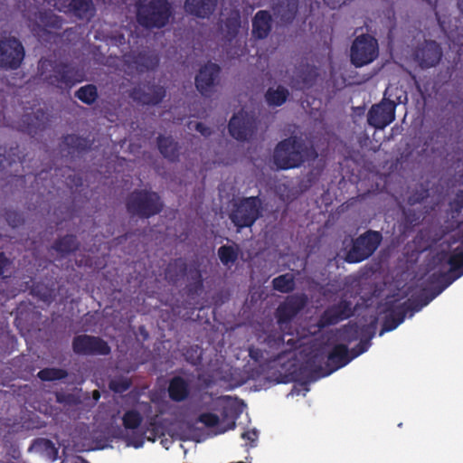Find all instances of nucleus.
<instances>
[{"label": "nucleus", "instance_id": "1", "mask_svg": "<svg viewBox=\"0 0 463 463\" xmlns=\"http://www.w3.org/2000/svg\"><path fill=\"white\" fill-rule=\"evenodd\" d=\"M38 76L44 84L61 91H69L84 80L83 74L72 62L44 57L38 61Z\"/></svg>", "mask_w": 463, "mask_h": 463}, {"label": "nucleus", "instance_id": "2", "mask_svg": "<svg viewBox=\"0 0 463 463\" xmlns=\"http://www.w3.org/2000/svg\"><path fill=\"white\" fill-rule=\"evenodd\" d=\"M273 163L282 170L300 167L305 162L316 161L317 150L298 136L285 137L274 148Z\"/></svg>", "mask_w": 463, "mask_h": 463}, {"label": "nucleus", "instance_id": "3", "mask_svg": "<svg viewBox=\"0 0 463 463\" xmlns=\"http://www.w3.org/2000/svg\"><path fill=\"white\" fill-rule=\"evenodd\" d=\"M125 206L130 216L149 219L161 213L164 203L158 192L150 189H135L127 196Z\"/></svg>", "mask_w": 463, "mask_h": 463}, {"label": "nucleus", "instance_id": "4", "mask_svg": "<svg viewBox=\"0 0 463 463\" xmlns=\"http://www.w3.org/2000/svg\"><path fill=\"white\" fill-rule=\"evenodd\" d=\"M172 16V6L168 0H149L137 5V22L146 28H162Z\"/></svg>", "mask_w": 463, "mask_h": 463}, {"label": "nucleus", "instance_id": "5", "mask_svg": "<svg viewBox=\"0 0 463 463\" xmlns=\"http://www.w3.org/2000/svg\"><path fill=\"white\" fill-rule=\"evenodd\" d=\"M449 264V270L448 272L432 274L430 279L432 282H442L439 289L431 292L430 297H427L422 305L427 306L433 298L440 294L442 290L449 287L456 279L463 275V239L461 243L454 248L448 259Z\"/></svg>", "mask_w": 463, "mask_h": 463}, {"label": "nucleus", "instance_id": "6", "mask_svg": "<svg viewBox=\"0 0 463 463\" xmlns=\"http://www.w3.org/2000/svg\"><path fill=\"white\" fill-rule=\"evenodd\" d=\"M261 201L258 196L245 197L233 204L230 213L231 222L237 231L250 227L261 216Z\"/></svg>", "mask_w": 463, "mask_h": 463}, {"label": "nucleus", "instance_id": "7", "mask_svg": "<svg viewBox=\"0 0 463 463\" xmlns=\"http://www.w3.org/2000/svg\"><path fill=\"white\" fill-rule=\"evenodd\" d=\"M264 344L273 362H279L299 347V340L290 334L273 329L265 333Z\"/></svg>", "mask_w": 463, "mask_h": 463}, {"label": "nucleus", "instance_id": "8", "mask_svg": "<svg viewBox=\"0 0 463 463\" xmlns=\"http://www.w3.org/2000/svg\"><path fill=\"white\" fill-rule=\"evenodd\" d=\"M383 236L378 232L367 230V232L353 241L352 247L346 255V260L350 263L363 261L371 257L378 249Z\"/></svg>", "mask_w": 463, "mask_h": 463}, {"label": "nucleus", "instance_id": "9", "mask_svg": "<svg viewBox=\"0 0 463 463\" xmlns=\"http://www.w3.org/2000/svg\"><path fill=\"white\" fill-rule=\"evenodd\" d=\"M378 53V42L370 34L355 37L351 44V62L355 68L366 66L377 58Z\"/></svg>", "mask_w": 463, "mask_h": 463}, {"label": "nucleus", "instance_id": "10", "mask_svg": "<svg viewBox=\"0 0 463 463\" xmlns=\"http://www.w3.org/2000/svg\"><path fill=\"white\" fill-rule=\"evenodd\" d=\"M427 297H430V294H423L420 296L421 305L414 307L409 305L408 301H404L402 304H397L396 299L387 300L383 310L385 317L383 318V327L380 335H382L385 332L396 329L400 325L402 324L405 316L409 311H420V308L424 307L422 303Z\"/></svg>", "mask_w": 463, "mask_h": 463}, {"label": "nucleus", "instance_id": "11", "mask_svg": "<svg viewBox=\"0 0 463 463\" xmlns=\"http://www.w3.org/2000/svg\"><path fill=\"white\" fill-rule=\"evenodd\" d=\"M25 52L23 43L15 37L0 40V69L4 71L18 70Z\"/></svg>", "mask_w": 463, "mask_h": 463}, {"label": "nucleus", "instance_id": "12", "mask_svg": "<svg viewBox=\"0 0 463 463\" xmlns=\"http://www.w3.org/2000/svg\"><path fill=\"white\" fill-rule=\"evenodd\" d=\"M228 128L235 140L249 141L257 130L256 118L252 114L241 109L231 117Z\"/></svg>", "mask_w": 463, "mask_h": 463}, {"label": "nucleus", "instance_id": "13", "mask_svg": "<svg viewBox=\"0 0 463 463\" xmlns=\"http://www.w3.org/2000/svg\"><path fill=\"white\" fill-rule=\"evenodd\" d=\"M72 351L79 355H108L111 348L100 336L81 334L72 337Z\"/></svg>", "mask_w": 463, "mask_h": 463}, {"label": "nucleus", "instance_id": "14", "mask_svg": "<svg viewBox=\"0 0 463 463\" xmlns=\"http://www.w3.org/2000/svg\"><path fill=\"white\" fill-rule=\"evenodd\" d=\"M221 67L217 63L208 61L203 65L195 75V89L203 97L210 98L219 84Z\"/></svg>", "mask_w": 463, "mask_h": 463}, {"label": "nucleus", "instance_id": "15", "mask_svg": "<svg viewBox=\"0 0 463 463\" xmlns=\"http://www.w3.org/2000/svg\"><path fill=\"white\" fill-rule=\"evenodd\" d=\"M396 104L389 99H383L367 111V124L376 129H383L395 119Z\"/></svg>", "mask_w": 463, "mask_h": 463}, {"label": "nucleus", "instance_id": "16", "mask_svg": "<svg viewBox=\"0 0 463 463\" xmlns=\"http://www.w3.org/2000/svg\"><path fill=\"white\" fill-rule=\"evenodd\" d=\"M307 303L305 295L288 296L283 302H280L276 309L275 316L280 326L292 321L298 312H301Z\"/></svg>", "mask_w": 463, "mask_h": 463}, {"label": "nucleus", "instance_id": "17", "mask_svg": "<svg viewBox=\"0 0 463 463\" xmlns=\"http://www.w3.org/2000/svg\"><path fill=\"white\" fill-rule=\"evenodd\" d=\"M166 91L162 86L149 83L142 87H135L130 91L129 96L137 102L142 105L157 106L165 97Z\"/></svg>", "mask_w": 463, "mask_h": 463}, {"label": "nucleus", "instance_id": "18", "mask_svg": "<svg viewBox=\"0 0 463 463\" xmlns=\"http://www.w3.org/2000/svg\"><path fill=\"white\" fill-rule=\"evenodd\" d=\"M353 360L352 352L345 344L335 345L327 354L326 369L321 372V377H326L336 370L347 365Z\"/></svg>", "mask_w": 463, "mask_h": 463}, {"label": "nucleus", "instance_id": "19", "mask_svg": "<svg viewBox=\"0 0 463 463\" xmlns=\"http://www.w3.org/2000/svg\"><path fill=\"white\" fill-rule=\"evenodd\" d=\"M50 122L49 115L43 109H37L33 113L22 116V131L33 137L47 128Z\"/></svg>", "mask_w": 463, "mask_h": 463}, {"label": "nucleus", "instance_id": "20", "mask_svg": "<svg viewBox=\"0 0 463 463\" xmlns=\"http://www.w3.org/2000/svg\"><path fill=\"white\" fill-rule=\"evenodd\" d=\"M143 420L144 418L142 414L136 409L125 411L122 417L123 426L127 430H135L142 424ZM127 444L135 448H140L144 445V437L143 435H137L133 431V434L127 438Z\"/></svg>", "mask_w": 463, "mask_h": 463}, {"label": "nucleus", "instance_id": "21", "mask_svg": "<svg viewBox=\"0 0 463 463\" xmlns=\"http://www.w3.org/2000/svg\"><path fill=\"white\" fill-rule=\"evenodd\" d=\"M442 56L439 45L436 41H425L416 53L421 68L429 69L437 66Z\"/></svg>", "mask_w": 463, "mask_h": 463}, {"label": "nucleus", "instance_id": "22", "mask_svg": "<svg viewBox=\"0 0 463 463\" xmlns=\"http://www.w3.org/2000/svg\"><path fill=\"white\" fill-rule=\"evenodd\" d=\"M93 141L89 137H81L77 134H67L63 136L61 149L67 150L71 156H80L91 149Z\"/></svg>", "mask_w": 463, "mask_h": 463}, {"label": "nucleus", "instance_id": "23", "mask_svg": "<svg viewBox=\"0 0 463 463\" xmlns=\"http://www.w3.org/2000/svg\"><path fill=\"white\" fill-rule=\"evenodd\" d=\"M217 0H185L184 11L186 14L201 19H208L213 14Z\"/></svg>", "mask_w": 463, "mask_h": 463}, {"label": "nucleus", "instance_id": "24", "mask_svg": "<svg viewBox=\"0 0 463 463\" xmlns=\"http://www.w3.org/2000/svg\"><path fill=\"white\" fill-rule=\"evenodd\" d=\"M168 397L175 402H182L190 397L191 385L183 376H173L167 387Z\"/></svg>", "mask_w": 463, "mask_h": 463}, {"label": "nucleus", "instance_id": "25", "mask_svg": "<svg viewBox=\"0 0 463 463\" xmlns=\"http://www.w3.org/2000/svg\"><path fill=\"white\" fill-rule=\"evenodd\" d=\"M157 147L162 156L172 163L179 161L180 146L172 136L159 134L156 138Z\"/></svg>", "mask_w": 463, "mask_h": 463}, {"label": "nucleus", "instance_id": "26", "mask_svg": "<svg viewBox=\"0 0 463 463\" xmlns=\"http://www.w3.org/2000/svg\"><path fill=\"white\" fill-rule=\"evenodd\" d=\"M251 23V34L254 38L265 39L270 33L272 18L268 11H259Z\"/></svg>", "mask_w": 463, "mask_h": 463}, {"label": "nucleus", "instance_id": "27", "mask_svg": "<svg viewBox=\"0 0 463 463\" xmlns=\"http://www.w3.org/2000/svg\"><path fill=\"white\" fill-rule=\"evenodd\" d=\"M68 6L71 14L79 19L90 20L95 14L92 0H71Z\"/></svg>", "mask_w": 463, "mask_h": 463}, {"label": "nucleus", "instance_id": "28", "mask_svg": "<svg viewBox=\"0 0 463 463\" xmlns=\"http://www.w3.org/2000/svg\"><path fill=\"white\" fill-rule=\"evenodd\" d=\"M80 242L77 237L73 234H67L59 237L52 244V249L61 255H70L78 250Z\"/></svg>", "mask_w": 463, "mask_h": 463}, {"label": "nucleus", "instance_id": "29", "mask_svg": "<svg viewBox=\"0 0 463 463\" xmlns=\"http://www.w3.org/2000/svg\"><path fill=\"white\" fill-rule=\"evenodd\" d=\"M374 333H375V324L374 323H371L369 325L364 326V332L361 335V336L358 338L359 343L355 346H354L351 350L353 359H354V357L368 351L369 347L371 346V340L373 337Z\"/></svg>", "mask_w": 463, "mask_h": 463}, {"label": "nucleus", "instance_id": "30", "mask_svg": "<svg viewBox=\"0 0 463 463\" xmlns=\"http://www.w3.org/2000/svg\"><path fill=\"white\" fill-rule=\"evenodd\" d=\"M364 332V326H359L356 323H349L342 326L337 332L338 340L345 345L352 344L359 339Z\"/></svg>", "mask_w": 463, "mask_h": 463}, {"label": "nucleus", "instance_id": "31", "mask_svg": "<svg viewBox=\"0 0 463 463\" xmlns=\"http://www.w3.org/2000/svg\"><path fill=\"white\" fill-rule=\"evenodd\" d=\"M240 248L239 245L233 243L232 245L224 244L218 248L217 255L224 267H231L239 258Z\"/></svg>", "mask_w": 463, "mask_h": 463}, {"label": "nucleus", "instance_id": "32", "mask_svg": "<svg viewBox=\"0 0 463 463\" xmlns=\"http://www.w3.org/2000/svg\"><path fill=\"white\" fill-rule=\"evenodd\" d=\"M187 273V264L182 258L169 262L165 270V278L171 282H177L181 277Z\"/></svg>", "mask_w": 463, "mask_h": 463}, {"label": "nucleus", "instance_id": "33", "mask_svg": "<svg viewBox=\"0 0 463 463\" xmlns=\"http://www.w3.org/2000/svg\"><path fill=\"white\" fill-rule=\"evenodd\" d=\"M288 96V90L282 86L278 87L276 90L269 88L264 95L267 104L272 107L283 106Z\"/></svg>", "mask_w": 463, "mask_h": 463}, {"label": "nucleus", "instance_id": "34", "mask_svg": "<svg viewBox=\"0 0 463 463\" xmlns=\"http://www.w3.org/2000/svg\"><path fill=\"white\" fill-rule=\"evenodd\" d=\"M345 320L344 316L337 308L336 305L327 307L321 315L318 320L320 327H326L335 326L339 321Z\"/></svg>", "mask_w": 463, "mask_h": 463}, {"label": "nucleus", "instance_id": "35", "mask_svg": "<svg viewBox=\"0 0 463 463\" xmlns=\"http://www.w3.org/2000/svg\"><path fill=\"white\" fill-rule=\"evenodd\" d=\"M345 320L344 316L337 308L336 305L327 307L321 315L318 320L320 327H326L335 326L339 321Z\"/></svg>", "mask_w": 463, "mask_h": 463}, {"label": "nucleus", "instance_id": "36", "mask_svg": "<svg viewBox=\"0 0 463 463\" xmlns=\"http://www.w3.org/2000/svg\"><path fill=\"white\" fill-rule=\"evenodd\" d=\"M345 320L344 316L337 308L336 305L327 307L321 315L318 320L320 327H326L335 326L339 321Z\"/></svg>", "mask_w": 463, "mask_h": 463}, {"label": "nucleus", "instance_id": "37", "mask_svg": "<svg viewBox=\"0 0 463 463\" xmlns=\"http://www.w3.org/2000/svg\"><path fill=\"white\" fill-rule=\"evenodd\" d=\"M272 287L280 293H290L296 288L294 276L289 273L278 276L272 279Z\"/></svg>", "mask_w": 463, "mask_h": 463}, {"label": "nucleus", "instance_id": "38", "mask_svg": "<svg viewBox=\"0 0 463 463\" xmlns=\"http://www.w3.org/2000/svg\"><path fill=\"white\" fill-rule=\"evenodd\" d=\"M189 279L186 286L188 296L199 295L203 289V279L199 269L195 268L190 270Z\"/></svg>", "mask_w": 463, "mask_h": 463}, {"label": "nucleus", "instance_id": "39", "mask_svg": "<svg viewBox=\"0 0 463 463\" xmlns=\"http://www.w3.org/2000/svg\"><path fill=\"white\" fill-rule=\"evenodd\" d=\"M37 377L42 382H55L68 377V372L62 368L47 367L41 369L37 373Z\"/></svg>", "mask_w": 463, "mask_h": 463}, {"label": "nucleus", "instance_id": "40", "mask_svg": "<svg viewBox=\"0 0 463 463\" xmlns=\"http://www.w3.org/2000/svg\"><path fill=\"white\" fill-rule=\"evenodd\" d=\"M74 95L86 105L94 104L99 96L96 86L91 83L80 87Z\"/></svg>", "mask_w": 463, "mask_h": 463}, {"label": "nucleus", "instance_id": "41", "mask_svg": "<svg viewBox=\"0 0 463 463\" xmlns=\"http://www.w3.org/2000/svg\"><path fill=\"white\" fill-rule=\"evenodd\" d=\"M299 0H286V6L280 11V19L285 23H292L298 12Z\"/></svg>", "mask_w": 463, "mask_h": 463}, {"label": "nucleus", "instance_id": "42", "mask_svg": "<svg viewBox=\"0 0 463 463\" xmlns=\"http://www.w3.org/2000/svg\"><path fill=\"white\" fill-rule=\"evenodd\" d=\"M135 62L141 68L148 71L158 66L159 59L156 55H148L146 52H140L136 56Z\"/></svg>", "mask_w": 463, "mask_h": 463}, {"label": "nucleus", "instance_id": "43", "mask_svg": "<svg viewBox=\"0 0 463 463\" xmlns=\"http://www.w3.org/2000/svg\"><path fill=\"white\" fill-rule=\"evenodd\" d=\"M35 16L43 26L52 28H58L60 26L58 16L53 14L52 11H38Z\"/></svg>", "mask_w": 463, "mask_h": 463}, {"label": "nucleus", "instance_id": "44", "mask_svg": "<svg viewBox=\"0 0 463 463\" xmlns=\"http://www.w3.org/2000/svg\"><path fill=\"white\" fill-rule=\"evenodd\" d=\"M131 385V380L127 378L126 376H116L109 383V388L114 392L118 393L128 391Z\"/></svg>", "mask_w": 463, "mask_h": 463}, {"label": "nucleus", "instance_id": "45", "mask_svg": "<svg viewBox=\"0 0 463 463\" xmlns=\"http://www.w3.org/2000/svg\"><path fill=\"white\" fill-rule=\"evenodd\" d=\"M430 196V192L428 188L421 187L420 189L414 190L411 195L408 197V203L410 205H415L418 203H422L426 199Z\"/></svg>", "mask_w": 463, "mask_h": 463}, {"label": "nucleus", "instance_id": "46", "mask_svg": "<svg viewBox=\"0 0 463 463\" xmlns=\"http://www.w3.org/2000/svg\"><path fill=\"white\" fill-rule=\"evenodd\" d=\"M301 83L303 88H309L315 84L317 78V72L313 68H307L300 71Z\"/></svg>", "mask_w": 463, "mask_h": 463}, {"label": "nucleus", "instance_id": "47", "mask_svg": "<svg viewBox=\"0 0 463 463\" xmlns=\"http://www.w3.org/2000/svg\"><path fill=\"white\" fill-rule=\"evenodd\" d=\"M5 219L12 227H19L23 225L24 221L20 212H15V210H6L5 212Z\"/></svg>", "mask_w": 463, "mask_h": 463}, {"label": "nucleus", "instance_id": "48", "mask_svg": "<svg viewBox=\"0 0 463 463\" xmlns=\"http://www.w3.org/2000/svg\"><path fill=\"white\" fill-rule=\"evenodd\" d=\"M196 421L203 423L206 427L213 428L219 424L220 418L214 412H202Z\"/></svg>", "mask_w": 463, "mask_h": 463}, {"label": "nucleus", "instance_id": "49", "mask_svg": "<svg viewBox=\"0 0 463 463\" xmlns=\"http://www.w3.org/2000/svg\"><path fill=\"white\" fill-rule=\"evenodd\" d=\"M449 207L453 214L458 215L463 209V189L456 192L455 198L449 203Z\"/></svg>", "mask_w": 463, "mask_h": 463}, {"label": "nucleus", "instance_id": "50", "mask_svg": "<svg viewBox=\"0 0 463 463\" xmlns=\"http://www.w3.org/2000/svg\"><path fill=\"white\" fill-rule=\"evenodd\" d=\"M335 305L337 308L340 310L341 314L344 316L345 319H347L352 317L353 307L351 300L341 299Z\"/></svg>", "mask_w": 463, "mask_h": 463}, {"label": "nucleus", "instance_id": "51", "mask_svg": "<svg viewBox=\"0 0 463 463\" xmlns=\"http://www.w3.org/2000/svg\"><path fill=\"white\" fill-rule=\"evenodd\" d=\"M258 437V430H255V429H251L250 430H245L241 434V438L249 442L250 447L256 446Z\"/></svg>", "mask_w": 463, "mask_h": 463}, {"label": "nucleus", "instance_id": "52", "mask_svg": "<svg viewBox=\"0 0 463 463\" xmlns=\"http://www.w3.org/2000/svg\"><path fill=\"white\" fill-rule=\"evenodd\" d=\"M225 25L227 27L229 33H231L232 36H235L239 32V28L241 26V22H240L239 18H234V19L230 18L226 21Z\"/></svg>", "mask_w": 463, "mask_h": 463}, {"label": "nucleus", "instance_id": "53", "mask_svg": "<svg viewBox=\"0 0 463 463\" xmlns=\"http://www.w3.org/2000/svg\"><path fill=\"white\" fill-rule=\"evenodd\" d=\"M11 264L10 260L5 255V252H0V277L4 275L5 270Z\"/></svg>", "mask_w": 463, "mask_h": 463}, {"label": "nucleus", "instance_id": "54", "mask_svg": "<svg viewBox=\"0 0 463 463\" xmlns=\"http://www.w3.org/2000/svg\"><path fill=\"white\" fill-rule=\"evenodd\" d=\"M249 355L250 356V358L256 362H260L261 359H262V356H263V353H262V350L259 349V348H250L249 349Z\"/></svg>", "mask_w": 463, "mask_h": 463}, {"label": "nucleus", "instance_id": "55", "mask_svg": "<svg viewBox=\"0 0 463 463\" xmlns=\"http://www.w3.org/2000/svg\"><path fill=\"white\" fill-rule=\"evenodd\" d=\"M195 130L201 133L204 137H209L212 134V129L205 126L203 123H196L195 124Z\"/></svg>", "mask_w": 463, "mask_h": 463}, {"label": "nucleus", "instance_id": "56", "mask_svg": "<svg viewBox=\"0 0 463 463\" xmlns=\"http://www.w3.org/2000/svg\"><path fill=\"white\" fill-rule=\"evenodd\" d=\"M403 214L405 216V219L407 222L412 223L413 222L419 220V217H416L415 213H412L411 210H408L407 212H403Z\"/></svg>", "mask_w": 463, "mask_h": 463}, {"label": "nucleus", "instance_id": "57", "mask_svg": "<svg viewBox=\"0 0 463 463\" xmlns=\"http://www.w3.org/2000/svg\"><path fill=\"white\" fill-rule=\"evenodd\" d=\"M72 185L78 187V186H81L82 185V179L80 177V176H76L74 175L72 177Z\"/></svg>", "mask_w": 463, "mask_h": 463}, {"label": "nucleus", "instance_id": "58", "mask_svg": "<svg viewBox=\"0 0 463 463\" xmlns=\"http://www.w3.org/2000/svg\"><path fill=\"white\" fill-rule=\"evenodd\" d=\"M457 7L461 15H463V0H457Z\"/></svg>", "mask_w": 463, "mask_h": 463}, {"label": "nucleus", "instance_id": "59", "mask_svg": "<svg viewBox=\"0 0 463 463\" xmlns=\"http://www.w3.org/2000/svg\"><path fill=\"white\" fill-rule=\"evenodd\" d=\"M234 427H235V422H234V421H232V424H231V426H230V428H231V429H232V428H234Z\"/></svg>", "mask_w": 463, "mask_h": 463}, {"label": "nucleus", "instance_id": "60", "mask_svg": "<svg viewBox=\"0 0 463 463\" xmlns=\"http://www.w3.org/2000/svg\"><path fill=\"white\" fill-rule=\"evenodd\" d=\"M232 463H246L244 461L232 462Z\"/></svg>", "mask_w": 463, "mask_h": 463}]
</instances>
